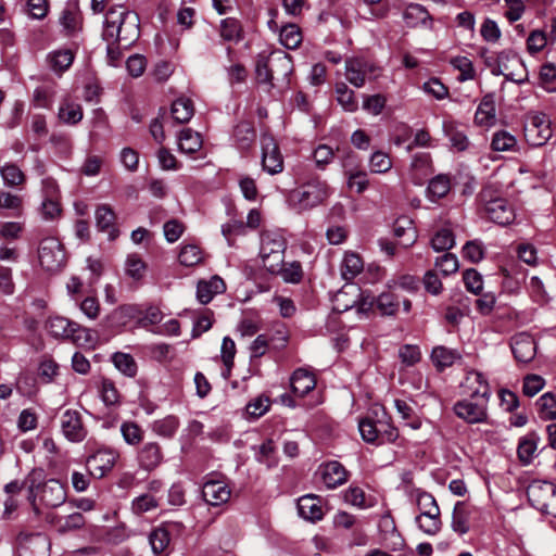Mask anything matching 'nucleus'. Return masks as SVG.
Returning a JSON list of instances; mask_svg holds the SVG:
<instances>
[{
	"label": "nucleus",
	"mask_w": 556,
	"mask_h": 556,
	"mask_svg": "<svg viewBox=\"0 0 556 556\" xmlns=\"http://www.w3.org/2000/svg\"><path fill=\"white\" fill-rule=\"evenodd\" d=\"M39 263L47 271H56L65 262V253L61 243L54 238H46L38 250Z\"/></svg>",
	"instance_id": "nucleus-7"
},
{
	"label": "nucleus",
	"mask_w": 556,
	"mask_h": 556,
	"mask_svg": "<svg viewBox=\"0 0 556 556\" xmlns=\"http://www.w3.org/2000/svg\"><path fill=\"white\" fill-rule=\"evenodd\" d=\"M137 308L132 305H122L114 309L109 316V321L113 327L127 325L136 317Z\"/></svg>",
	"instance_id": "nucleus-45"
},
{
	"label": "nucleus",
	"mask_w": 556,
	"mask_h": 556,
	"mask_svg": "<svg viewBox=\"0 0 556 556\" xmlns=\"http://www.w3.org/2000/svg\"><path fill=\"white\" fill-rule=\"evenodd\" d=\"M261 147L263 169L270 175L282 172V156L274 137L269 134H263L261 137Z\"/></svg>",
	"instance_id": "nucleus-11"
},
{
	"label": "nucleus",
	"mask_w": 556,
	"mask_h": 556,
	"mask_svg": "<svg viewBox=\"0 0 556 556\" xmlns=\"http://www.w3.org/2000/svg\"><path fill=\"white\" fill-rule=\"evenodd\" d=\"M279 40L287 49H296L302 42V33L298 25L286 24L279 29Z\"/></svg>",
	"instance_id": "nucleus-38"
},
{
	"label": "nucleus",
	"mask_w": 556,
	"mask_h": 556,
	"mask_svg": "<svg viewBox=\"0 0 556 556\" xmlns=\"http://www.w3.org/2000/svg\"><path fill=\"white\" fill-rule=\"evenodd\" d=\"M219 34L226 41L239 42L243 38L241 24L233 17H227L220 22Z\"/></svg>",
	"instance_id": "nucleus-40"
},
{
	"label": "nucleus",
	"mask_w": 556,
	"mask_h": 556,
	"mask_svg": "<svg viewBox=\"0 0 556 556\" xmlns=\"http://www.w3.org/2000/svg\"><path fill=\"white\" fill-rule=\"evenodd\" d=\"M60 118L67 124H77L83 118V109L77 103L66 102L60 108Z\"/></svg>",
	"instance_id": "nucleus-56"
},
{
	"label": "nucleus",
	"mask_w": 556,
	"mask_h": 556,
	"mask_svg": "<svg viewBox=\"0 0 556 556\" xmlns=\"http://www.w3.org/2000/svg\"><path fill=\"white\" fill-rule=\"evenodd\" d=\"M460 355L455 350L444 346H435L431 353V359L439 371L452 366Z\"/></svg>",
	"instance_id": "nucleus-35"
},
{
	"label": "nucleus",
	"mask_w": 556,
	"mask_h": 556,
	"mask_svg": "<svg viewBox=\"0 0 556 556\" xmlns=\"http://www.w3.org/2000/svg\"><path fill=\"white\" fill-rule=\"evenodd\" d=\"M451 189V179L447 175L439 174L428 185V194L432 198H444Z\"/></svg>",
	"instance_id": "nucleus-42"
},
{
	"label": "nucleus",
	"mask_w": 556,
	"mask_h": 556,
	"mask_svg": "<svg viewBox=\"0 0 556 556\" xmlns=\"http://www.w3.org/2000/svg\"><path fill=\"white\" fill-rule=\"evenodd\" d=\"M179 426V421L175 416H166L162 419L155 420L152 425V430L165 438H170L175 434Z\"/></svg>",
	"instance_id": "nucleus-48"
},
{
	"label": "nucleus",
	"mask_w": 556,
	"mask_h": 556,
	"mask_svg": "<svg viewBox=\"0 0 556 556\" xmlns=\"http://www.w3.org/2000/svg\"><path fill=\"white\" fill-rule=\"evenodd\" d=\"M292 392L299 396L306 395L316 386L315 376L306 369H296L290 379Z\"/></svg>",
	"instance_id": "nucleus-25"
},
{
	"label": "nucleus",
	"mask_w": 556,
	"mask_h": 556,
	"mask_svg": "<svg viewBox=\"0 0 556 556\" xmlns=\"http://www.w3.org/2000/svg\"><path fill=\"white\" fill-rule=\"evenodd\" d=\"M178 258L184 266H194L202 261V252L198 245L187 244L181 248Z\"/></svg>",
	"instance_id": "nucleus-55"
},
{
	"label": "nucleus",
	"mask_w": 556,
	"mask_h": 556,
	"mask_svg": "<svg viewBox=\"0 0 556 556\" xmlns=\"http://www.w3.org/2000/svg\"><path fill=\"white\" fill-rule=\"evenodd\" d=\"M471 510L465 502H457L452 515V529L456 533L463 535L470 529Z\"/></svg>",
	"instance_id": "nucleus-28"
},
{
	"label": "nucleus",
	"mask_w": 556,
	"mask_h": 556,
	"mask_svg": "<svg viewBox=\"0 0 556 556\" xmlns=\"http://www.w3.org/2000/svg\"><path fill=\"white\" fill-rule=\"evenodd\" d=\"M338 102L343 106L345 111L354 112L357 110L358 104L355 100L354 91L349 89L344 84H338L336 87Z\"/></svg>",
	"instance_id": "nucleus-53"
},
{
	"label": "nucleus",
	"mask_w": 556,
	"mask_h": 556,
	"mask_svg": "<svg viewBox=\"0 0 556 556\" xmlns=\"http://www.w3.org/2000/svg\"><path fill=\"white\" fill-rule=\"evenodd\" d=\"M545 386V380L539 375H527L523 379L522 392L532 397L536 395Z\"/></svg>",
	"instance_id": "nucleus-62"
},
{
	"label": "nucleus",
	"mask_w": 556,
	"mask_h": 556,
	"mask_svg": "<svg viewBox=\"0 0 556 556\" xmlns=\"http://www.w3.org/2000/svg\"><path fill=\"white\" fill-rule=\"evenodd\" d=\"M481 58L494 76H500L502 73H505V71L508 70V63H513V65L517 67L518 73L509 71L507 73V80L518 85L525 84L528 80L526 65L521 58L513 50H503L496 55H488L486 51H482Z\"/></svg>",
	"instance_id": "nucleus-2"
},
{
	"label": "nucleus",
	"mask_w": 556,
	"mask_h": 556,
	"mask_svg": "<svg viewBox=\"0 0 556 556\" xmlns=\"http://www.w3.org/2000/svg\"><path fill=\"white\" fill-rule=\"evenodd\" d=\"M463 256L471 263H479L484 257V250L478 240L467 241L463 247Z\"/></svg>",
	"instance_id": "nucleus-63"
},
{
	"label": "nucleus",
	"mask_w": 556,
	"mask_h": 556,
	"mask_svg": "<svg viewBox=\"0 0 556 556\" xmlns=\"http://www.w3.org/2000/svg\"><path fill=\"white\" fill-rule=\"evenodd\" d=\"M121 432L125 442L130 445H137L143 439L142 429L132 421L123 422L121 426Z\"/></svg>",
	"instance_id": "nucleus-58"
},
{
	"label": "nucleus",
	"mask_w": 556,
	"mask_h": 556,
	"mask_svg": "<svg viewBox=\"0 0 556 556\" xmlns=\"http://www.w3.org/2000/svg\"><path fill=\"white\" fill-rule=\"evenodd\" d=\"M318 473L328 489H336L348 481L349 471L338 460L323 463L318 467Z\"/></svg>",
	"instance_id": "nucleus-14"
},
{
	"label": "nucleus",
	"mask_w": 556,
	"mask_h": 556,
	"mask_svg": "<svg viewBox=\"0 0 556 556\" xmlns=\"http://www.w3.org/2000/svg\"><path fill=\"white\" fill-rule=\"evenodd\" d=\"M46 327L52 337L72 339L75 343H79L83 339V333L88 332L87 329L80 327L77 323L61 316L50 317Z\"/></svg>",
	"instance_id": "nucleus-10"
},
{
	"label": "nucleus",
	"mask_w": 556,
	"mask_h": 556,
	"mask_svg": "<svg viewBox=\"0 0 556 556\" xmlns=\"http://www.w3.org/2000/svg\"><path fill=\"white\" fill-rule=\"evenodd\" d=\"M554 492V483L536 480L527 488V497L534 508L545 513Z\"/></svg>",
	"instance_id": "nucleus-12"
},
{
	"label": "nucleus",
	"mask_w": 556,
	"mask_h": 556,
	"mask_svg": "<svg viewBox=\"0 0 556 556\" xmlns=\"http://www.w3.org/2000/svg\"><path fill=\"white\" fill-rule=\"evenodd\" d=\"M286 248V240L280 236L271 233L262 236L260 256L268 273L280 270L279 265L285 260Z\"/></svg>",
	"instance_id": "nucleus-4"
},
{
	"label": "nucleus",
	"mask_w": 556,
	"mask_h": 556,
	"mask_svg": "<svg viewBox=\"0 0 556 556\" xmlns=\"http://www.w3.org/2000/svg\"><path fill=\"white\" fill-rule=\"evenodd\" d=\"M170 541L169 532L163 528L154 529L149 535V542L155 555L163 553Z\"/></svg>",
	"instance_id": "nucleus-49"
},
{
	"label": "nucleus",
	"mask_w": 556,
	"mask_h": 556,
	"mask_svg": "<svg viewBox=\"0 0 556 556\" xmlns=\"http://www.w3.org/2000/svg\"><path fill=\"white\" fill-rule=\"evenodd\" d=\"M230 489L223 481L210 480L203 484L202 496L204 501L212 505H222L230 498Z\"/></svg>",
	"instance_id": "nucleus-20"
},
{
	"label": "nucleus",
	"mask_w": 556,
	"mask_h": 556,
	"mask_svg": "<svg viewBox=\"0 0 556 556\" xmlns=\"http://www.w3.org/2000/svg\"><path fill=\"white\" fill-rule=\"evenodd\" d=\"M163 460V454L160 445L155 442L146 443L138 453V462L142 469L153 470Z\"/></svg>",
	"instance_id": "nucleus-23"
},
{
	"label": "nucleus",
	"mask_w": 556,
	"mask_h": 556,
	"mask_svg": "<svg viewBox=\"0 0 556 556\" xmlns=\"http://www.w3.org/2000/svg\"><path fill=\"white\" fill-rule=\"evenodd\" d=\"M299 514L311 521L320 520L323 518V508L318 496L308 494L302 496L298 502Z\"/></svg>",
	"instance_id": "nucleus-27"
},
{
	"label": "nucleus",
	"mask_w": 556,
	"mask_h": 556,
	"mask_svg": "<svg viewBox=\"0 0 556 556\" xmlns=\"http://www.w3.org/2000/svg\"><path fill=\"white\" fill-rule=\"evenodd\" d=\"M435 266L440 269V271L444 276H448L458 270V267H459L458 258L455 254L447 252L437 258Z\"/></svg>",
	"instance_id": "nucleus-61"
},
{
	"label": "nucleus",
	"mask_w": 556,
	"mask_h": 556,
	"mask_svg": "<svg viewBox=\"0 0 556 556\" xmlns=\"http://www.w3.org/2000/svg\"><path fill=\"white\" fill-rule=\"evenodd\" d=\"M271 52H261L255 59V76L260 84L268 85L270 88L275 87L274 76L271 74Z\"/></svg>",
	"instance_id": "nucleus-30"
},
{
	"label": "nucleus",
	"mask_w": 556,
	"mask_h": 556,
	"mask_svg": "<svg viewBox=\"0 0 556 556\" xmlns=\"http://www.w3.org/2000/svg\"><path fill=\"white\" fill-rule=\"evenodd\" d=\"M453 410L455 415L468 424H480L488 420V403L485 400L457 401Z\"/></svg>",
	"instance_id": "nucleus-8"
},
{
	"label": "nucleus",
	"mask_w": 556,
	"mask_h": 556,
	"mask_svg": "<svg viewBox=\"0 0 556 556\" xmlns=\"http://www.w3.org/2000/svg\"><path fill=\"white\" fill-rule=\"evenodd\" d=\"M525 137L532 147L545 144L552 137L551 121L543 113H535L528 118L525 125Z\"/></svg>",
	"instance_id": "nucleus-6"
},
{
	"label": "nucleus",
	"mask_w": 556,
	"mask_h": 556,
	"mask_svg": "<svg viewBox=\"0 0 556 556\" xmlns=\"http://www.w3.org/2000/svg\"><path fill=\"white\" fill-rule=\"evenodd\" d=\"M0 173L4 184L9 187H17L23 185L25 181L24 173L13 163L5 164L1 168Z\"/></svg>",
	"instance_id": "nucleus-47"
},
{
	"label": "nucleus",
	"mask_w": 556,
	"mask_h": 556,
	"mask_svg": "<svg viewBox=\"0 0 556 556\" xmlns=\"http://www.w3.org/2000/svg\"><path fill=\"white\" fill-rule=\"evenodd\" d=\"M271 74L274 83H289V75L293 71L292 59L281 50L271 51Z\"/></svg>",
	"instance_id": "nucleus-19"
},
{
	"label": "nucleus",
	"mask_w": 556,
	"mask_h": 556,
	"mask_svg": "<svg viewBox=\"0 0 556 556\" xmlns=\"http://www.w3.org/2000/svg\"><path fill=\"white\" fill-rule=\"evenodd\" d=\"M280 270L271 271L270 274L279 275L286 282L298 283L303 277L302 265L300 262L285 263L279 265Z\"/></svg>",
	"instance_id": "nucleus-41"
},
{
	"label": "nucleus",
	"mask_w": 556,
	"mask_h": 556,
	"mask_svg": "<svg viewBox=\"0 0 556 556\" xmlns=\"http://www.w3.org/2000/svg\"><path fill=\"white\" fill-rule=\"evenodd\" d=\"M225 289L226 285L218 276L212 277L208 281L200 280L197 286V299L201 304H207L215 294L223 293Z\"/></svg>",
	"instance_id": "nucleus-24"
},
{
	"label": "nucleus",
	"mask_w": 556,
	"mask_h": 556,
	"mask_svg": "<svg viewBox=\"0 0 556 556\" xmlns=\"http://www.w3.org/2000/svg\"><path fill=\"white\" fill-rule=\"evenodd\" d=\"M328 195V185L325 181L314 179L292 190L289 201L294 207L302 211L319 205Z\"/></svg>",
	"instance_id": "nucleus-3"
},
{
	"label": "nucleus",
	"mask_w": 556,
	"mask_h": 556,
	"mask_svg": "<svg viewBox=\"0 0 556 556\" xmlns=\"http://www.w3.org/2000/svg\"><path fill=\"white\" fill-rule=\"evenodd\" d=\"M170 113L176 123H188L194 114L193 102L188 98H178L173 102Z\"/></svg>",
	"instance_id": "nucleus-32"
},
{
	"label": "nucleus",
	"mask_w": 556,
	"mask_h": 556,
	"mask_svg": "<svg viewBox=\"0 0 556 556\" xmlns=\"http://www.w3.org/2000/svg\"><path fill=\"white\" fill-rule=\"evenodd\" d=\"M39 498L46 507H59L66 501L65 488L59 480L49 479L39 486Z\"/></svg>",
	"instance_id": "nucleus-15"
},
{
	"label": "nucleus",
	"mask_w": 556,
	"mask_h": 556,
	"mask_svg": "<svg viewBox=\"0 0 556 556\" xmlns=\"http://www.w3.org/2000/svg\"><path fill=\"white\" fill-rule=\"evenodd\" d=\"M51 68L54 72L63 73L74 61V54L71 50H59L49 55Z\"/></svg>",
	"instance_id": "nucleus-50"
},
{
	"label": "nucleus",
	"mask_w": 556,
	"mask_h": 556,
	"mask_svg": "<svg viewBox=\"0 0 556 556\" xmlns=\"http://www.w3.org/2000/svg\"><path fill=\"white\" fill-rule=\"evenodd\" d=\"M379 68L363 58H354L346 61V79L355 87H363L366 78L374 79L378 76Z\"/></svg>",
	"instance_id": "nucleus-9"
},
{
	"label": "nucleus",
	"mask_w": 556,
	"mask_h": 556,
	"mask_svg": "<svg viewBox=\"0 0 556 556\" xmlns=\"http://www.w3.org/2000/svg\"><path fill=\"white\" fill-rule=\"evenodd\" d=\"M376 305L382 316H394L401 305V299L393 292H382L376 299Z\"/></svg>",
	"instance_id": "nucleus-36"
},
{
	"label": "nucleus",
	"mask_w": 556,
	"mask_h": 556,
	"mask_svg": "<svg viewBox=\"0 0 556 556\" xmlns=\"http://www.w3.org/2000/svg\"><path fill=\"white\" fill-rule=\"evenodd\" d=\"M139 23L137 13L126 11L122 5L111 8L106 13L102 37L105 41L128 48L139 38Z\"/></svg>",
	"instance_id": "nucleus-1"
},
{
	"label": "nucleus",
	"mask_w": 556,
	"mask_h": 556,
	"mask_svg": "<svg viewBox=\"0 0 556 556\" xmlns=\"http://www.w3.org/2000/svg\"><path fill=\"white\" fill-rule=\"evenodd\" d=\"M541 418L547 420L556 419V396L552 392L544 393L536 401Z\"/></svg>",
	"instance_id": "nucleus-46"
},
{
	"label": "nucleus",
	"mask_w": 556,
	"mask_h": 556,
	"mask_svg": "<svg viewBox=\"0 0 556 556\" xmlns=\"http://www.w3.org/2000/svg\"><path fill=\"white\" fill-rule=\"evenodd\" d=\"M394 406L401 417L404 420L409 421L408 425L413 429H419L421 427L420 419L416 416L414 408L406 401L396 399L394 401Z\"/></svg>",
	"instance_id": "nucleus-57"
},
{
	"label": "nucleus",
	"mask_w": 556,
	"mask_h": 556,
	"mask_svg": "<svg viewBox=\"0 0 556 556\" xmlns=\"http://www.w3.org/2000/svg\"><path fill=\"white\" fill-rule=\"evenodd\" d=\"M443 130L446 137H448L451 144L458 151H464L468 147L467 136L457 129L453 123H444Z\"/></svg>",
	"instance_id": "nucleus-52"
},
{
	"label": "nucleus",
	"mask_w": 556,
	"mask_h": 556,
	"mask_svg": "<svg viewBox=\"0 0 556 556\" xmlns=\"http://www.w3.org/2000/svg\"><path fill=\"white\" fill-rule=\"evenodd\" d=\"M115 367L127 377H135L137 374V364L135 358L127 353L116 352L112 356Z\"/></svg>",
	"instance_id": "nucleus-43"
},
{
	"label": "nucleus",
	"mask_w": 556,
	"mask_h": 556,
	"mask_svg": "<svg viewBox=\"0 0 556 556\" xmlns=\"http://www.w3.org/2000/svg\"><path fill=\"white\" fill-rule=\"evenodd\" d=\"M517 146L516 138L508 131L501 130L493 135L491 147L494 151H511Z\"/></svg>",
	"instance_id": "nucleus-54"
},
{
	"label": "nucleus",
	"mask_w": 556,
	"mask_h": 556,
	"mask_svg": "<svg viewBox=\"0 0 556 556\" xmlns=\"http://www.w3.org/2000/svg\"><path fill=\"white\" fill-rule=\"evenodd\" d=\"M115 462L116 455L112 451L99 450L87 458L86 465L90 476L101 479L113 469Z\"/></svg>",
	"instance_id": "nucleus-13"
},
{
	"label": "nucleus",
	"mask_w": 556,
	"mask_h": 556,
	"mask_svg": "<svg viewBox=\"0 0 556 556\" xmlns=\"http://www.w3.org/2000/svg\"><path fill=\"white\" fill-rule=\"evenodd\" d=\"M358 430L362 439L370 444L379 445V435L377 428V418L370 413V415L361 419L358 422Z\"/></svg>",
	"instance_id": "nucleus-39"
},
{
	"label": "nucleus",
	"mask_w": 556,
	"mask_h": 556,
	"mask_svg": "<svg viewBox=\"0 0 556 556\" xmlns=\"http://www.w3.org/2000/svg\"><path fill=\"white\" fill-rule=\"evenodd\" d=\"M481 201L484 203L488 218L501 226L509 225L515 219V212L507 200L503 198H493V191L484 188L480 193Z\"/></svg>",
	"instance_id": "nucleus-5"
},
{
	"label": "nucleus",
	"mask_w": 556,
	"mask_h": 556,
	"mask_svg": "<svg viewBox=\"0 0 556 556\" xmlns=\"http://www.w3.org/2000/svg\"><path fill=\"white\" fill-rule=\"evenodd\" d=\"M233 138L237 147L242 150H249L255 141L256 132L250 122H240L233 130Z\"/></svg>",
	"instance_id": "nucleus-31"
},
{
	"label": "nucleus",
	"mask_w": 556,
	"mask_h": 556,
	"mask_svg": "<svg viewBox=\"0 0 556 556\" xmlns=\"http://www.w3.org/2000/svg\"><path fill=\"white\" fill-rule=\"evenodd\" d=\"M371 414L377 418L379 445L393 443L399 438V430L392 425L391 417L383 406H375Z\"/></svg>",
	"instance_id": "nucleus-18"
},
{
	"label": "nucleus",
	"mask_w": 556,
	"mask_h": 556,
	"mask_svg": "<svg viewBox=\"0 0 556 556\" xmlns=\"http://www.w3.org/2000/svg\"><path fill=\"white\" fill-rule=\"evenodd\" d=\"M379 529L387 547L396 551L404 545V540L397 531L395 522L390 515L387 514L380 518Z\"/></svg>",
	"instance_id": "nucleus-22"
},
{
	"label": "nucleus",
	"mask_w": 556,
	"mask_h": 556,
	"mask_svg": "<svg viewBox=\"0 0 556 556\" xmlns=\"http://www.w3.org/2000/svg\"><path fill=\"white\" fill-rule=\"evenodd\" d=\"M495 118V101L492 93L485 94L475 115V121L479 125H486Z\"/></svg>",
	"instance_id": "nucleus-37"
},
{
	"label": "nucleus",
	"mask_w": 556,
	"mask_h": 556,
	"mask_svg": "<svg viewBox=\"0 0 556 556\" xmlns=\"http://www.w3.org/2000/svg\"><path fill=\"white\" fill-rule=\"evenodd\" d=\"M51 522L58 527V531L62 534L81 529L85 526V517L81 513H73L65 518L56 515L51 516Z\"/></svg>",
	"instance_id": "nucleus-34"
},
{
	"label": "nucleus",
	"mask_w": 556,
	"mask_h": 556,
	"mask_svg": "<svg viewBox=\"0 0 556 556\" xmlns=\"http://www.w3.org/2000/svg\"><path fill=\"white\" fill-rule=\"evenodd\" d=\"M463 280L468 291L475 294L481 292L482 277L475 268L466 269L463 275Z\"/></svg>",
	"instance_id": "nucleus-64"
},
{
	"label": "nucleus",
	"mask_w": 556,
	"mask_h": 556,
	"mask_svg": "<svg viewBox=\"0 0 556 556\" xmlns=\"http://www.w3.org/2000/svg\"><path fill=\"white\" fill-rule=\"evenodd\" d=\"M363 269V261L355 253H346L342 265V277L345 280L353 279Z\"/></svg>",
	"instance_id": "nucleus-51"
},
{
	"label": "nucleus",
	"mask_w": 556,
	"mask_h": 556,
	"mask_svg": "<svg viewBox=\"0 0 556 556\" xmlns=\"http://www.w3.org/2000/svg\"><path fill=\"white\" fill-rule=\"evenodd\" d=\"M467 388L470 390L472 400H485L489 402L491 394L490 386L483 375L478 371H470L466 378Z\"/></svg>",
	"instance_id": "nucleus-26"
},
{
	"label": "nucleus",
	"mask_w": 556,
	"mask_h": 556,
	"mask_svg": "<svg viewBox=\"0 0 556 556\" xmlns=\"http://www.w3.org/2000/svg\"><path fill=\"white\" fill-rule=\"evenodd\" d=\"M96 226L99 231L108 232L110 240H114L118 236L115 227L116 215L109 204H100L94 213Z\"/></svg>",
	"instance_id": "nucleus-21"
},
{
	"label": "nucleus",
	"mask_w": 556,
	"mask_h": 556,
	"mask_svg": "<svg viewBox=\"0 0 556 556\" xmlns=\"http://www.w3.org/2000/svg\"><path fill=\"white\" fill-rule=\"evenodd\" d=\"M202 147V139L199 132L185 128L178 136V148L181 152L192 154Z\"/></svg>",
	"instance_id": "nucleus-33"
},
{
	"label": "nucleus",
	"mask_w": 556,
	"mask_h": 556,
	"mask_svg": "<svg viewBox=\"0 0 556 556\" xmlns=\"http://www.w3.org/2000/svg\"><path fill=\"white\" fill-rule=\"evenodd\" d=\"M455 245V237L451 229L442 228L431 239V247L437 252L448 251Z\"/></svg>",
	"instance_id": "nucleus-44"
},
{
	"label": "nucleus",
	"mask_w": 556,
	"mask_h": 556,
	"mask_svg": "<svg viewBox=\"0 0 556 556\" xmlns=\"http://www.w3.org/2000/svg\"><path fill=\"white\" fill-rule=\"evenodd\" d=\"M451 64L460 72L458 80L465 81L473 79L476 72L472 62L466 56H455L451 60Z\"/></svg>",
	"instance_id": "nucleus-59"
},
{
	"label": "nucleus",
	"mask_w": 556,
	"mask_h": 556,
	"mask_svg": "<svg viewBox=\"0 0 556 556\" xmlns=\"http://www.w3.org/2000/svg\"><path fill=\"white\" fill-rule=\"evenodd\" d=\"M61 428L65 438L72 442H81L87 435L80 414L76 410L67 409L62 415Z\"/></svg>",
	"instance_id": "nucleus-17"
},
{
	"label": "nucleus",
	"mask_w": 556,
	"mask_h": 556,
	"mask_svg": "<svg viewBox=\"0 0 556 556\" xmlns=\"http://www.w3.org/2000/svg\"><path fill=\"white\" fill-rule=\"evenodd\" d=\"M394 236L402 239L401 244L404 248L413 245L417 240V231L413 226V220L408 217H400L394 223Z\"/></svg>",
	"instance_id": "nucleus-29"
},
{
	"label": "nucleus",
	"mask_w": 556,
	"mask_h": 556,
	"mask_svg": "<svg viewBox=\"0 0 556 556\" xmlns=\"http://www.w3.org/2000/svg\"><path fill=\"white\" fill-rule=\"evenodd\" d=\"M510 348L517 362L529 363L536 354V344L533 337L526 332L515 334L510 339Z\"/></svg>",
	"instance_id": "nucleus-16"
},
{
	"label": "nucleus",
	"mask_w": 556,
	"mask_h": 556,
	"mask_svg": "<svg viewBox=\"0 0 556 556\" xmlns=\"http://www.w3.org/2000/svg\"><path fill=\"white\" fill-rule=\"evenodd\" d=\"M345 174L348 175V186L351 189H355L357 193L364 192L368 187V179L366 172L356 170L353 172L352 168L345 169Z\"/></svg>",
	"instance_id": "nucleus-60"
}]
</instances>
